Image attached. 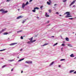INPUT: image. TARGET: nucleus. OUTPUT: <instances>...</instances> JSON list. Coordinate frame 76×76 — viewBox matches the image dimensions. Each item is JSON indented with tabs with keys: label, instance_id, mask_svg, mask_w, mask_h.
<instances>
[{
	"label": "nucleus",
	"instance_id": "obj_1",
	"mask_svg": "<svg viewBox=\"0 0 76 76\" xmlns=\"http://www.w3.org/2000/svg\"><path fill=\"white\" fill-rule=\"evenodd\" d=\"M70 12H66L64 13V15H66V14H67L66 16L65 17L66 18H70V17H72V15H70Z\"/></svg>",
	"mask_w": 76,
	"mask_h": 76
},
{
	"label": "nucleus",
	"instance_id": "obj_2",
	"mask_svg": "<svg viewBox=\"0 0 76 76\" xmlns=\"http://www.w3.org/2000/svg\"><path fill=\"white\" fill-rule=\"evenodd\" d=\"M1 12H3L2 13V14H5V13H7L8 11H4V10H3V9H1L0 10Z\"/></svg>",
	"mask_w": 76,
	"mask_h": 76
},
{
	"label": "nucleus",
	"instance_id": "obj_3",
	"mask_svg": "<svg viewBox=\"0 0 76 76\" xmlns=\"http://www.w3.org/2000/svg\"><path fill=\"white\" fill-rule=\"evenodd\" d=\"M76 0H74L73 2H72L70 4V6H71L73 4L75 3V2L76 1Z\"/></svg>",
	"mask_w": 76,
	"mask_h": 76
},
{
	"label": "nucleus",
	"instance_id": "obj_4",
	"mask_svg": "<svg viewBox=\"0 0 76 76\" xmlns=\"http://www.w3.org/2000/svg\"><path fill=\"white\" fill-rule=\"evenodd\" d=\"M18 43H11V44H10V45H15L16 44H17Z\"/></svg>",
	"mask_w": 76,
	"mask_h": 76
},
{
	"label": "nucleus",
	"instance_id": "obj_5",
	"mask_svg": "<svg viewBox=\"0 0 76 76\" xmlns=\"http://www.w3.org/2000/svg\"><path fill=\"white\" fill-rule=\"evenodd\" d=\"M23 16L22 15H21L20 16H19L17 18V19H20V18H23Z\"/></svg>",
	"mask_w": 76,
	"mask_h": 76
},
{
	"label": "nucleus",
	"instance_id": "obj_6",
	"mask_svg": "<svg viewBox=\"0 0 76 76\" xmlns=\"http://www.w3.org/2000/svg\"><path fill=\"white\" fill-rule=\"evenodd\" d=\"M29 40L30 41V42H32V40H33V37H32L31 38L29 39Z\"/></svg>",
	"mask_w": 76,
	"mask_h": 76
},
{
	"label": "nucleus",
	"instance_id": "obj_7",
	"mask_svg": "<svg viewBox=\"0 0 76 76\" xmlns=\"http://www.w3.org/2000/svg\"><path fill=\"white\" fill-rule=\"evenodd\" d=\"M26 5H25V4L24 3H23V4L22 5V8H24V7H25V6Z\"/></svg>",
	"mask_w": 76,
	"mask_h": 76
},
{
	"label": "nucleus",
	"instance_id": "obj_8",
	"mask_svg": "<svg viewBox=\"0 0 76 76\" xmlns=\"http://www.w3.org/2000/svg\"><path fill=\"white\" fill-rule=\"evenodd\" d=\"M45 16L46 17H49L50 16L47 14V13H46L45 14Z\"/></svg>",
	"mask_w": 76,
	"mask_h": 76
},
{
	"label": "nucleus",
	"instance_id": "obj_9",
	"mask_svg": "<svg viewBox=\"0 0 76 76\" xmlns=\"http://www.w3.org/2000/svg\"><path fill=\"white\" fill-rule=\"evenodd\" d=\"M70 56L71 57H75V56L73 55V54H72L70 55Z\"/></svg>",
	"mask_w": 76,
	"mask_h": 76
},
{
	"label": "nucleus",
	"instance_id": "obj_10",
	"mask_svg": "<svg viewBox=\"0 0 76 76\" xmlns=\"http://www.w3.org/2000/svg\"><path fill=\"white\" fill-rule=\"evenodd\" d=\"M32 61H28V64H32Z\"/></svg>",
	"mask_w": 76,
	"mask_h": 76
},
{
	"label": "nucleus",
	"instance_id": "obj_11",
	"mask_svg": "<svg viewBox=\"0 0 76 76\" xmlns=\"http://www.w3.org/2000/svg\"><path fill=\"white\" fill-rule=\"evenodd\" d=\"M75 72V70H71L70 71L69 73H71Z\"/></svg>",
	"mask_w": 76,
	"mask_h": 76
},
{
	"label": "nucleus",
	"instance_id": "obj_12",
	"mask_svg": "<svg viewBox=\"0 0 76 76\" xmlns=\"http://www.w3.org/2000/svg\"><path fill=\"white\" fill-rule=\"evenodd\" d=\"M48 44H47V43H45V44L44 45H42V46L44 47V46H45V45H48Z\"/></svg>",
	"mask_w": 76,
	"mask_h": 76
},
{
	"label": "nucleus",
	"instance_id": "obj_13",
	"mask_svg": "<svg viewBox=\"0 0 76 76\" xmlns=\"http://www.w3.org/2000/svg\"><path fill=\"white\" fill-rule=\"evenodd\" d=\"M8 34V33L5 32L3 33V35H7Z\"/></svg>",
	"mask_w": 76,
	"mask_h": 76
},
{
	"label": "nucleus",
	"instance_id": "obj_14",
	"mask_svg": "<svg viewBox=\"0 0 76 76\" xmlns=\"http://www.w3.org/2000/svg\"><path fill=\"white\" fill-rule=\"evenodd\" d=\"M68 46L69 47H72V45H70V44H69L68 45Z\"/></svg>",
	"mask_w": 76,
	"mask_h": 76
},
{
	"label": "nucleus",
	"instance_id": "obj_15",
	"mask_svg": "<svg viewBox=\"0 0 76 76\" xmlns=\"http://www.w3.org/2000/svg\"><path fill=\"white\" fill-rule=\"evenodd\" d=\"M66 40L67 41H69V38L67 37L66 38Z\"/></svg>",
	"mask_w": 76,
	"mask_h": 76
},
{
	"label": "nucleus",
	"instance_id": "obj_16",
	"mask_svg": "<svg viewBox=\"0 0 76 76\" xmlns=\"http://www.w3.org/2000/svg\"><path fill=\"white\" fill-rule=\"evenodd\" d=\"M34 9H37V10L39 9V8L38 7H35L34 8Z\"/></svg>",
	"mask_w": 76,
	"mask_h": 76
},
{
	"label": "nucleus",
	"instance_id": "obj_17",
	"mask_svg": "<svg viewBox=\"0 0 76 76\" xmlns=\"http://www.w3.org/2000/svg\"><path fill=\"white\" fill-rule=\"evenodd\" d=\"M32 11L33 12H36L35 9H34V10H32Z\"/></svg>",
	"mask_w": 76,
	"mask_h": 76
},
{
	"label": "nucleus",
	"instance_id": "obj_18",
	"mask_svg": "<svg viewBox=\"0 0 76 76\" xmlns=\"http://www.w3.org/2000/svg\"><path fill=\"white\" fill-rule=\"evenodd\" d=\"M24 60V58H23L21 60H19L18 61H22V60Z\"/></svg>",
	"mask_w": 76,
	"mask_h": 76
},
{
	"label": "nucleus",
	"instance_id": "obj_19",
	"mask_svg": "<svg viewBox=\"0 0 76 76\" xmlns=\"http://www.w3.org/2000/svg\"><path fill=\"white\" fill-rule=\"evenodd\" d=\"M58 44V43H56V44H55L53 45V46H55V45H57V44Z\"/></svg>",
	"mask_w": 76,
	"mask_h": 76
},
{
	"label": "nucleus",
	"instance_id": "obj_20",
	"mask_svg": "<svg viewBox=\"0 0 76 76\" xmlns=\"http://www.w3.org/2000/svg\"><path fill=\"white\" fill-rule=\"evenodd\" d=\"M54 62H53L51 64H50V66H51V65H53V63H54Z\"/></svg>",
	"mask_w": 76,
	"mask_h": 76
},
{
	"label": "nucleus",
	"instance_id": "obj_21",
	"mask_svg": "<svg viewBox=\"0 0 76 76\" xmlns=\"http://www.w3.org/2000/svg\"><path fill=\"white\" fill-rule=\"evenodd\" d=\"M48 11L49 12V13H51V10H48Z\"/></svg>",
	"mask_w": 76,
	"mask_h": 76
},
{
	"label": "nucleus",
	"instance_id": "obj_22",
	"mask_svg": "<svg viewBox=\"0 0 76 76\" xmlns=\"http://www.w3.org/2000/svg\"><path fill=\"white\" fill-rule=\"evenodd\" d=\"M14 61V60H9V61H10V62H11L12 61Z\"/></svg>",
	"mask_w": 76,
	"mask_h": 76
},
{
	"label": "nucleus",
	"instance_id": "obj_23",
	"mask_svg": "<svg viewBox=\"0 0 76 76\" xmlns=\"http://www.w3.org/2000/svg\"><path fill=\"white\" fill-rule=\"evenodd\" d=\"M47 3L49 5H50V3L49 2H47Z\"/></svg>",
	"mask_w": 76,
	"mask_h": 76
},
{
	"label": "nucleus",
	"instance_id": "obj_24",
	"mask_svg": "<svg viewBox=\"0 0 76 76\" xmlns=\"http://www.w3.org/2000/svg\"><path fill=\"white\" fill-rule=\"evenodd\" d=\"M22 32V30H20V31H17V32H18V33H19V32Z\"/></svg>",
	"mask_w": 76,
	"mask_h": 76
},
{
	"label": "nucleus",
	"instance_id": "obj_25",
	"mask_svg": "<svg viewBox=\"0 0 76 76\" xmlns=\"http://www.w3.org/2000/svg\"><path fill=\"white\" fill-rule=\"evenodd\" d=\"M6 65H5L3 66H2V68H4V67H6Z\"/></svg>",
	"mask_w": 76,
	"mask_h": 76
},
{
	"label": "nucleus",
	"instance_id": "obj_26",
	"mask_svg": "<svg viewBox=\"0 0 76 76\" xmlns=\"http://www.w3.org/2000/svg\"><path fill=\"white\" fill-rule=\"evenodd\" d=\"M62 46H64L65 45H64V43H63L62 44Z\"/></svg>",
	"mask_w": 76,
	"mask_h": 76
},
{
	"label": "nucleus",
	"instance_id": "obj_27",
	"mask_svg": "<svg viewBox=\"0 0 76 76\" xmlns=\"http://www.w3.org/2000/svg\"><path fill=\"white\" fill-rule=\"evenodd\" d=\"M61 61H63V60H65V59H61Z\"/></svg>",
	"mask_w": 76,
	"mask_h": 76
},
{
	"label": "nucleus",
	"instance_id": "obj_28",
	"mask_svg": "<svg viewBox=\"0 0 76 76\" xmlns=\"http://www.w3.org/2000/svg\"><path fill=\"white\" fill-rule=\"evenodd\" d=\"M73 19V18H69V19H70V20H72Z\"/></svg>",
	"mask_w": 76,
	"mask_h": 76
},
{
	"label": "nucleus",
	"instance_id": "obj_29",
	"mask_svg": "<svg viewBox=\"0 0 76 76\" xmlns=\"http://www.w3.org/2000/svg\"><path fill=\"white\" fill-rule=\"evenodd\" d=\"M67 1V0H63V2H66Z\"/></svg>",
	"mask_w": 76,
	"mask_h": 76
},
{
	"label": "nucleus",
	"instance_id": "obj_30",
	"mask_svg": "<svg viewBox=\"0 0 76 76\" xmlns=\"http://www.w3.org/2000/svg\"><path fill=\"white\" fill-rule=\"evenodd\" d=\"M31 41H28V42H27V43L28 44H31Z\"/></svg>",
	"mask_w": 76,
	"mask_h": 76
},
{
	"label": "nucleus",
	"instance_id": "obj_31",
	"mask_svg": "<svg viewBox=\"0 0 76 76\" xmlns=\"http://www.w3.org/2000/svg\"><path fill=\"white\" fill-rule=\"evenodd\" d=\"M28 61H26L25 62V63H28Z\"/></svg>",
	"mask_w": 76,
	"mask_h": 76
},
{
	"label": "nucleus",
	"instance_id": "obj_32",
	"mask_svg": "<svg viewBox=\"0 0 76 76\" xmlns=\"http://www.w3.org/2000/svg\"><path fill=\"white\" fill-rule=\"evenodd\" d=\"M28 4V1L27 2L26 4H25V5H27Z\"/></svg>",
	"mask_w": 76,
	"mask_h": 76
},
{
	"label": "nucleus",
	"instance_id": "obj_33",
	"mask_svg": "<svg viewBox=\"0 0 76 76\" xmlns=\"http://www.w3.org/2000/svg\"><path fill=\"white\" fill-rule=\"evenodd\" d=\"M36 41V40H33L32 41V42H35V41Z\"/></svg>",
	"mask_w": 76,
	"mask_h": 76
},
{
	"label": "nucleus",
	"instance_id": "obj_34",
	"mask_svg": "<svg viewBox=\"0 0 76 76\" xmlns=\"http://www.w3.org/2000/svg\"><path fill=\"white\" fill-rule=\"evenodd\" d=\"M4 50H6V49H3V50H1L0 51H4Z\"/></svg>",
	"mask_w": 76,
	"mask_h": 76
},
{
	"label": "nucleus",
	"instance_id": "obj_35",
	"mask_svg": "<svg viewBox=\"0 0 76 76\" xmlns=\"http://www.w3.org/2000/svg\"><path fill=\"white\" fill-rule=\"evenodd\" d=\"M20 38H21V39H23V37H22V36H21Z\"/></svg>",
	"mask_w": 76,
	"mask_h": 76
},
{
	"label": "nucleus",
	"instance_id": "obj_36",
	"mask_svg": "<svg viewBox=\"0 0 76 76\" xmlns=\"http://www.w3.org/2000/svg\"><path fill=\"white\" fill-rule=\"evenodd\" d=\"M56 14H57V15H58V14H59V13H58V12H56Z\"/></svg>",
	"mask_w": 76,
	"mask_h": 76
},
{
	"label": "nucleus",
	"instance_id": "obj_37",
	"mask_svg": "<svg viewBox=\"0 0 76 76\" xmlns=\"http://www.w3.org/2000/svg\"><path fill=\"white\" fill-rule=\"evenodd\" d=\"M42 7H43V6H41L40 7V8L41 9H42Z\"/></svg>",
	"mask_w": 76,
	"mask_h": 76
},
{
	"label": "nucleus",
	"instance_id": "obj_38",
	"mask_svg": "<svg viewBox=\"0 0 76 76\" xmlns=\"http://www.w3.org/2000/svg\"><path fill=\"white\" fill-rule=\"evenodd\" d=\"M2 31L3 32V31H5V29H3L2 30Z\"/></svg>",
	"mask_w": 76,
	"mask_h": 76
},
{
	"label": "nucleus",
	"instance_id": "obj_39",
	"mask_svg": "<svg viewBox=\"0 0 76 76\" xmlns=\"http://www.w3.org/2000/svg\"><path fill=\"white\" fill-rule=\"evenodd\" d=\"M73 73H74V74H76V71L75 72Z\"/></svg>",
	"mask_w": 76,
	"mask_h": 76
},
{
	"label": "nucleus",
	"instance_id": "obj_40",
	"mask_svg": "<svg viewBox=\"0 0 76 76\" xmlns=\"http://www.w3.org/2000/svg\"><path fill=\"white\" fill-rule=\"evenodd\" d=\"M25 21L24 20H23V22H22V23H24V22H25Z\"/></svg>",
	"mask_w": 76,
	"mask_h": 76
},
{
	"label": "nucleus",
	"instance_id": "obj_41",
	"mask_svg": "<svg viewBox=\"0 0 76 76\" xmlns=\"http://www.w3.org/2000/svg\"><path fill=\"white\" fill-rule=\"evenodd\" d=\"M48 23H49L50 22V21H48L47 22Z\"/></svg>",
	"mask_w": 76,
	"mask_h": 76
},
{
	"label": "nucleus",
	"instance_id": "obj_42",
	"mask_svg": "<svg viewBox=\"0 0 76 76\" xmlns=\"http://www.w3.org/2000/svg\"><path fill=\"white\" fill-rule=\"evenodd\" d=\"M10 0H7V1H10Z\"/></svg>",
	"mask_w": 76,
	"mask_h": 76
},
{
	"label": "nucleus",
	"instance_id": "obj_43",
	"mask_svg": "<svg viewBox=\"0 0 76 76\" xmlns=\"http://www.w3.org/2000/svg\"><path fill=\"white\" fill-rule=\"evenodd\" d=\"M13 69L12 68L11 69V71L12 72L13 71Z\"/></svg>",
	"mask_w": 76,
	"mask_h": 76
},
{
	"label": "nucleus",
	"instance_id": "obj_44",
	"mask_svg": "<svg viewBox=\"0 0 76 76\" xmlns=\"http://www.w3.org/2000/svg\"><path fill=\"white\" fill-rule=\"evenodd\" d=\"M32 1V0H30L29 1H30V2H31Z\"/></svg>",
	"mask_w": 76,
	"mask_h": 76
},
{
	"label": "nucleus",
	"instance_id": "obj_45",
	"mask_svg": "<svg viewBox=\"0 0 76 76\" xmlns=\"http://www.w3.org/2000/svg\"><path fill=\"white\" fill-rule=\"evenodd\" d=\"M58 66L59 67H61V66L60 65H58Z\"/></svg>",
	"mask_w": 76,
	"mask_h": 76
},
{
	"label": "nucleus",
	"instance_id": "obj_46",
	"mask_svg": "<svg viewBox=\"0 0 76 76\" xmlns=\"http://www.w3.org/2000/svg\"><path fill=\"white\" fill-rule=\"evenodd\" d=\"M57 4H54V6H56V5H57Z\"/></svg>",
	"mask_w": 76,
	"mask_h": 76
},
{
	"label": "nucleus",
	"instance_id": "obj_47",
	"mask_svg": "<svg viewBox=\"0 0 76 76\" xmlns=\"http://www.w3.org/2000/svg\"><path fill=\"white\" fill-rule=\"evenodd\" d=\"M22 50H23V49H21L20 51H22Z\"/></svg>",
	"mask_w": 76,
	"mask_h": 76
},
{
	"label": "nucleus",
	"instance_id": "obj_48",
	"mask_svg": "<svg viewBox=\"0 0 76 76\" xmlns=\"http://www.w3.org/2000/svg\"><path fill=\"white\" fill-rule=\"evenodd\" d=\"M52 37H54V36H52Z\"/></svg>",
	"mask_w": 76,
	"mask_h": 76
},
{
	"label": "nucleus",
	"instance_id": "obj_49",
	"mask_svg": "<svg viewBox=\"0 0 76 76\" xmlns=\"http://www.w3.org/2000/svg\"><path fill=\"white\" fill-rule=\"evenodd\" d=\"M21 73H23V71H21Z\"/></svg>",
	"mask_w": 76,
	"mask_h": 76
},
{
	"label": "nucleus",
	"instance_id": "obj_50",
	"mask_svg": "<svg viewBox=\"0 0 76 76\" xmlns=\"http://www.w3.org/2000/svg\"><path fill=\"white\" fill-rule=\"evenodd\" d=\"M37 19H38V18H39V17H37Z\"/></svg>",
	"mask_w": 76,
	"mask_h": 76
},
{
	"label": "nucleus",
	"instance_id": "obj_51",
	"mask_svg": "<svg viewBox=\"0 0 76 76\" xmlns=\"http://www.w3.org/2000/svg\"><path fill=\"white\" fill-rule=\"evenodd\" d=\"M75 7V5H74L73 6V7Z\"/></svg>",
	"mask_w": 76,
	"mask_h": 76
},
{
	"label": "nucleus",
	"instance_id": "obj_52",
	"mask_svg": "<svg viewBox=\"0 0 76 76\" xmlns=\"http://www.w3.org/2000/svg\"><path fill=\"white\" fill-rule=\"evenodd\" d=\"M59 16H61V15H59Z\"/></svg>",
	"mask_w": 76,
	"mask_h": 76
},
{
	"label": "nucleus",
	"instance_id": "obj_53",
	"mask_svg": "<svg viewBox=\"0 0 76 76\" xmlns=\"http://www.w3.org/2000/svg\"><path fill=\"white\" fill-rule=\"evenodd\" d=\"M18 10L19 11L20 10H19V9H18Z\"/></svg>",
	"mask_w": 76,
	"mask_h": 76
},
{
	"label": "nucleus",
	"instance_id": "obj_54",
	"mask_svg": "<svg viewBox=\"0 0 76 76\" xmlns=\"http://www.w3.org/2000/svg\"><path fill=\"white\" fill-rule=\"evenodd\" d=\"M9 39H10L9 38H8V40H9Z\"/></svg>",
	"mask_w": 76,
	"mask_h": 76
},
{
	"label": "nucleus",
	"instance_id": "obj_55",
	"mask_svg": "<svg viewBox=\"0 0 76 76\" xmlns=\"http://www.w3.org/2000/svg\"><path fill=\"white\" fill-rule=\"evenodd\" d=\"M18 58H19V56H18Z\"/></svg>",
	"mask_w": 76,
	"mask_h": 76
},
{
	"label": "nucleus",
	"instance_id": "obj_56",
	"mask_svg": "<svg viewBox=\"0 0 76 76\" xmlns=\"http://www.w3.org/2000/svg\"><path fill=\"white\" fill-rule=\"evenodd\" d=\"M50 1V0H49V1Z\"/></svg>",
	"mask_w": 76,
	"mask_h": 76
},
{
	"label": "nucleus",
	"instance_id": "obj_57",
	"mask_svg": "<svg viewBox=\"0 0 76 76\" xmlns=\"http://www.w3.org/2000/svg\"><path fill=\"white\" fill-rule=\"evenodd\" d=\"M73 34H74V32L73 33Z\"/></svg>",
	"mask_w": 76,
	"mask_h": 76
},
{
	"label": "nucleus",
	"instance_id": "obj_58",
	"mask_svg": "<svg viewBox=\"0 0 76 76\" xmlns=\"http://www.w3.org/2000/svg\"><path fill=\"white\" fill-rule=\"evenodd\" d=\"M75 35H76V34H75Z\"/></svg>",
	"mask_w": 76,
	"mask_h": 76
},
{
	"label": "nucleus",
	"instance_id": "obj_59",
	"mask_svg": "<svg viewBox=\"0 0 76 76\" xmlns=\"http://www.w3.org/2000/svg\"><path fill=\"white\" fill-rule=\"evenodd\" d=\"M23 37H25V36H24Z\"/></svg>",
	"mask_w": 76,
	"mask_h": 76
}]
</instances>
